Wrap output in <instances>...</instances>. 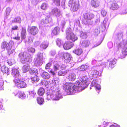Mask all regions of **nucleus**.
I'll return each mask as SVG.
<instances>
[{
	"label": "nucleus",
	"mask_w": 127,
	"mask_h": 127,
	"mask_svg": "<svg viewBox=\"0 0 127 127\" xmlns=\"http://www.w3.org/2000/svg\"><path fill=\"white\" fill-rule=\"evenodd\" d=\"M56 54V50H52L50 52V55L52 56H54Z\"/></svg>",
	"instance_id": "obj_52"
},
{
	"label": "nucleus",
	"mask_w": 127,
	"mask_h": 127,
	"mask_svg": "<svg viewBox=\"0 0 127 127\" xmlns=\"http://www.w3.org/2000/svg\"><path fill=\"white\" fill-rule=\"evenodd\" d=\"M69 6L71 7V10L73 11L77 10L79 8V4L78 1L75 0H70L68 2Z\"/></svg>",
	"instance_id": "obj_9"
},
{
	"label": "nucleus",
	"mask_w": 127,
	"mask_h": 127,
	"mask_svg": "<svg viewBox=\"0 0 127 127\" xmlns=\"http://www.w3.org/2000/svg\"><path fill=\"white\" fill-rule=\"evenodd\" d=\"M18 96L20 98L22 99H25L26 97V96L23 92H20L18 94Z\"/></svg>",
	"instance_id": "obj_40"
},
{
	"label": "nucleus",
	"mask_w": 127,
	"mask_h": 127,
	"mask_svg": "<svg viewBox=\"0 0 127 127\" xmlns=\"http://www.w3.org/2000/svg\"><path fill=\"white\" fill-rule=\"evenodd\" d=\"M110 8L112 10L117 9L118 8V6L117 3H113L111 5Z\"/></svg>",
	"instance_id": "obj_36"
},
{
	"label": "nucleus",
	"mask_w": 127,
	"mask_h": 127,
	"mask_svg": "<svg viewBox=\"0 0 127 127\" xmlns=\"http://www.w3.org/2000/svg\"><path fill=\"white\" fill-rule=\"evenodd\" d=\"M100 32V30L98 27H97L95 29L94 31V35L95 36H97L99 34Z\"/></svg>",
	"instance_id": "obj_43"
},
{
	"label": "nucleus",
	"mask_w": 127,
	"mask_h": 127,
	"mask_svg": "<svg viewBox=\"0 0 127 127\" xmlns=\"http://www.w3.org/2000/svg\"><path fill=\"white\" fill-rule=\"evenodd\" d=\"M26 29L23 27L21 32V36L22 39H24L26 38Z\"/></svg>",
	"instance_id": "obj_24"
},
{
	"label": "nucleus",
	"mask_w": 127,
	"mask_h": 127,
	"mask_svg": "<svg viewBox=\"0 0 127 127\" xmlns=\"http://www.w3.org/2000/svg\"><path fill=\"white\" fill-rule=\"evenodd\" d=\"M109 23L108 22L107 19L105 18L103 21L102 25L103 26L102 27V28L103 29V30H105L107 29L108 28L109 25Z\"/></svg>",
	"instance_id": "obj_21"
},
{
	"label": "nucleus",
	"mask_w": 127,
	"mask_h": 127,
	"mask_svg": "<svg viewBox=\"0 0 127 127\" xmlns=\"http://www.w3.org/2000/svg\"><path fill=\"white\" fill-rule=\"evenodd\" d=\"M53 2L55 5L58 6H59L60 5V0H53Z\"/></svg>",
	"instance_id": "obj_51"
},
{
	"label": "nucleus",
	"mask_w": 127,
	"mask_h": 127,
	"mask_svg": "<svg viewBox=\"0 0 127 127\" xmlns=\"http://www.w3.org/2000/svg\"><path fill=\"white\" fill-rule=\"evenodd\" d=\"M60 90L59 88H54L53 90H50L49 92L47 93V99L49 100L52 99L53 100H58L60 98H62Z\"/></svg>",
	"instance_id": "obj_2"
},
{
	"label": "nucleus",
	"mask_w": 127,
	"mask_h": 127,
	"mask_svg": "<svg viewBox=\"0 0 127 127\" xmlns=\"http://www.w3.org/2000/svg\"><path fill=\"white\" fill-rule=\"evenodd\" d=\"M48 43L47 41L43 42L40 45V47L43 49H45L48 46Z\"/></svg>",
	"instance_id": "obj_25"
},
{
	"label": "nucleus",
	"mask_w": 127,
	"mask_h": 127,
	"mask_svg": "<svg viewBox=\"0 0 127 127\" xmlns=\"http://www.w3.org/2000/svg\"><path fill=\"white\" fill-rule=\"evenodd\" d=\"M51 21V18L49 16L46 17L44 19H42L41 21L40 25L42 27L46 26V24L49 23Z\"/></svg>",
	"instance_id": "obj_13"
},
{
	"label": "nucleus",
	"mask_w": 127,
	"mask_h": 127,
	"mask_svg": "<svg viewBox=\"0 0 127 127\" xmlns=\"http://www.w3.org/2000/svg\"><path fill=\"white\" fill-rule=\"evenodd\" d=\"M51 63H49L46 65L45 66V69H48L50 68V67L51 66Z\"/></svg>",
	"instance_id": "obj_59"
},
{
	"label": "nucleus",
	"mask_w": 127,
	"mask_h": 127,
	"mask_svg": "<svg viewBox=\"0 0 127 127\" xmlns=\"http://www.w3.org/2000/svg\"><path fill=\"white\" fill-rule=\"evenodd\" d=\"M92 87L94 86L96 89V91L98 93L100 92V86L99 84L97 83V81L95 80H93L91 83Z\"/></svg>",
	"instance_id": "obj_18"
},
{
	"label": "nucleus",
	"mask_w": 127,
	"mask_h": 127,
	"mask_svg": "<svg viewBox=\"0 0 127 127\" xmlns=\"http://www.w3.org/2000/svg\"><path fill=\"white\" fill-rule=\"evenodd\" d=\"M15 85L18 88H25L27 87V84L23 81L21 80V77L19 79L18 78L15 79L14 80Z\"/></svg>",
	"instance_id": "obj_7"
},
{
	"label": "nucleus",
	"mask_w": 127,
	"mask_h": 127,
	"mask_svg": "<svg viewBox=\"0 0 127 127\" xmlns=\"http://www.w3.org/2000/svg\"><path fill=\"white\" fill-rule=\"evenodd\" d=\"M30 73L31 75H37L38 74V72L37 69L36 68H32L29 70Z\"/></svg>",
	"instance_id": "obj_32"
},
{
	"label": "nucleus",
	"mask_w": 127,
	"mask_h": 127,
	"mask_svg": "<svg viewBox=\"0 0 127 127\" xmlns=\"http://www.w3.org/2000/svg\"><path fill=\"white\" fill-rule=\"evenodd\" d=\"M28 51L30 53H34L35 51V49L32 47H29L27 49Z\"/></svg>",
	"instance_id": "obj_47"
},
{
	"label": "nucleus",
	"mask_w": 127,
	"mask_h": 127,
	"mask_svg": "<svg viewBox=\"0 0 127 127\" xmlns=\"http://www.w3.org/2000/svg\"><path fill=\"white\" fill-rule=\"evenodd\" d=\"M45 93V90L44 88L40 87L38 90L37 93L39 95L42 96Z\"/></svg>",
	"instance_id": "obj_33"
},
{
	"label": "nucleus",
	"mask_w": 127,
	"mask_h": 127,
	"mask_svg": "<svg viewBox=\"0 0 127 127\" xmlns=\"http://www.w3.org/2000/svg\"><path fill=\"white\" fill-rule=\"evenodd\" d=\"M1 71H3L4 73H6V70H7V72H8V68L5 67V65L2 66L1 67Z\"/></svg>",
	"instance_id": "obj_49"
},
{
	"label": "nucleus",
	"mask_w": 127,
	"mask_h": 127,
	"mask_svg": "<svg viewBox=\"0 0 127 127\" xmlns=\"http://www.w3.org/2000/svg\"><path fill=\"white\" fill-rule=\"evenodd\" d=\"M110 124V123H109L107 122L104 121L103 123L102 124L103 125L105 126L106 127V126H107Z\"/></svg>",
	"instance_id": "obj_62"
},
{
	"label": "nucleus",
	"mask_w": 127,
	"mask_h": 127,
	"mask_svg": "<svg viewBox=\"0 0 127 127\" xmlns=\"http://www.w3.org/2000/svg\"><path fill=\"white\" fill-rule=\"evenodd\" d=\"M37 100V103L39 104H42L44 103V99L41 97H38Z\"/></svg>",
	"instance_id": "obj_38"
},
{
	"label": "nucleus",
	"mask_w": 127,
	"mask_h": 127,
	"mask_svg": "<svg viewBox=\"0 0 127 127\" xmlns=\"http://www.w3.org/2000/svg\"><path fill=\"white\" fill-rule=\"evenodd\" d=\"M14 43L13 41H10L8 43V54H9L10 50H10L11 49L12 47L13 46Z\"/></svg>",
	"instance_id": "obj_42"
},
{
	"label": "nucleus",
	"mask_w": 127,
	"mask_h": 127,
	"mask_svg": "<svg viewBox=\"0 0 127 127\" xmlns=\"http://www.w3.org/2000/svg\"><path fill=\"white\" fill-rule=\"evenodd\" d=\"M68 72H69V70H67L64 71L60 70L58 72V74L59 76H64L66 75Z\"/></svg>",
	"instance_id": "obj_30"
},
{
	"label": "nucleus",
	"mask_w": 127,
	"mask_h": 127,
	"mask_svg": "<svg viewBox=\"0 0 127 127\" xmlns=\"http://www.w3.org/2000/svg\"><path fill=\"white\" fill-rule=\"evenodd\" d=\"M90 43V42L89 40H84L82 42L81 45L83 47H86L89 45Z\"/></svg>",
	"instance_id": "obj_26"
},
{
	"label": "nucleus",
	"mask_w": 127,
	"mask_h": 127,
	"mask_svg": "<svg viewBox=\"0 0 127 127\" xmlns=\"http://www.w3.org/2000/svg\"><path fill=\"white\" fill-rule=\"evenodd\" d=\"M51 13L53 15L57 17H60L61 15L60 10L57 8H54L52 10Z\"/></svg>",
	"instance_id": "obj_20"
},
{
	"label": "nucleus",
	"mask_w": 127,
	"mask_h": 127,
	"mask_svg": "<svg viewBox=\"0 0 127 127\" xmlns=\"http://www.w3.org/2000/svg\"><path fill=\"white\" fill-rule=\"evenodd\" d=\"M31 80L33 82H36L40 80V77L37 75H35V76L31 77Z\"/></svg>",
	"instance_id": "obj_31"
},
{
	"label": "nucleus",
	"mask_w": 127,
	"mask_h": 127,
	"mask_svg": "<svg viewBox=\"0 0 127 127\" xmlns=\"http://www.w3.org/2000/svg\"><path fill=\"white\" fill-rule=\"evenodd\" d=\"M10 36L11 38H13L16 40H18L20 39V37L18 36H15L14 33H12Z\"/></svg>",
	"instance_id": "obj_48"
},
{
	"label": "nucleus",
	"mask_w": 127,
	"mask_h": 127,
	"mask_svg": "<svg viewBox=\"0 0 127 127\" xmlns=\"http://www.w3.org/2000/svg\"><path fill=\"white\" fill-rule=\"evenodd\" d=\"M39 0H32L31 2L34 5H36L37 4Z\"/></svg>",
	"instance_id": "obj_57"
},
{
	"label": "nucleus",
	"mask_w": 127,
	"mask_h": 127,
	"mask_svg": "<svg viewBox=\"0 0 127 127\" xmlns=\"http://www.w3.org/2000/svg\"><path fill=\"white\" fill-rule=\"evenodd\" d=\"M101 13L103 16L104 17L106 16L107 12L104 9H102L101 10Z\"/></svg>",
	"instance_id": "obj_53"
},
{
	"label": "nucleus",
	"mask_w": 127,
	"mask_h": 127,
	"mask_svg": "<svg viewBox=\"0 0 127 127\" xmlns=\"http://www.w3.org/2000/svg\"><path fill=\"white\" fill-rule=\"evenodd\" d=\"M57 45L59 47L61 46L63 44V42L60 39L57 38L56 41Z\"/></svg>",
	"instance_id": "obj_41"
},
{
	"label": "nucleus",
	"mask_w": 127,
	"mask_h": 127,
	"mask_svg": "<svg viewBox=\"0 0 127 127\" xmlns=\"http://www.w3.org/2000/svg\"><path fill=\"white\" fill-rule=\"evenodd\" d=\"M18 68L17 69L14 68H13L12 69V74L15 77V79L18 78L19 79L21 76L18 70Z\"/></svg>",
	"instance_id": "obj_15"
},
{
	"label": "nucleus",
	"mask_w": 127,
	"mask_h": 127,
	"mask_svg": "<svg viewBox=\"0 0 127 127\" xmlns=\"http://www.w3.org/2000/svg\"><path fill=\"white\" fill-rule=\"evenodd\" d=\"M21 22V20L20 17H16L13 20L11 21L12 23H20Z\"/></svg>",
	"instance_id": "obj_34"
},
{
	"label": "nucleus",
	"mask_w": 127,
	"mask_h": 127,
	"mask_svg": "<svg viewBox=\"0 0 127 127\" xmlns=\"http://www.w3.org/2000/svg\"><path fill=\"white\" fill-rule=\"evenodd\" d=\"M122 35L123 34L122 32H120L119 33H118L117 34L118 39L120 40V39H121Z\"/></svg>",
	"instance_id": "obj_54"
},
{
	"label": "nucleus",
	"mask_w": 127,
	"mask_h": 127,
	"mask_svg": "<svg viewBox=\"0 0 127 127\" xmlns=\"http://www.w3.org/2000/svg\"><path fill=\"white\" fill-rule=\"evenodd\" d=\"M102 67L101 66L98 65L96 66H94L92 68L90 75L91 77H93L92 78H96L98 76H100L101 73H99V71H100L99 69L100 68Z\"/></svg>",
	"instance_id": "obj_6"
},
{
	"label": "nucleus",
	"mask_w": 127,
	"mask_h": 127,
	"mask_svg": "<svg viewBox=\"0 0 127 127\" xmlns=\"http://www.w3.org/2000/svg\"><path fill=\"white\" fill-rule=\"evenodd\" d=\"M19 56L21 62L23 64L26 63V64L23 66L22 68L23 72L24 73H26L30 70V66L28 63L32 61V59L31 56L26 52L20 53Z\"/></svg>",
	"instance_id": "obj_1"
},
{
	"label": "nucleus",
	"mask_w": 127,
	"mask_h": 127,
	"mask_svg": "<svg viewBox=\"0 0 127 127\" xmlns=\"http://www.w3.org/2000/svg\"><path fill=\"white\" fill-rule=\"evenodd\" d=\"M61 68V66L60 65L57 63L54 64L53 67V69L55 71H57V70H59Z\"/></svg>",
	"instance_id": "obj_35"
},
{
	"label": "nucleus",
	"mask_w": 127,
	"mask_h": 127,
	"mask_svg": "<svg viewBox=\"0 0 127 127\" xmlns=\"http://www.w3.org/2000/svg\"><path fill=\"white\" fill-rule=\"evenodd\" d=\"M43 53L38 52L37 54V57L36 60L35 62V63L36 66L41 65L42 64L43 59Z\"/></svg>",
	"instance_id": "obj_11"
},
{
	"label": "nucleus",
	"mask_w": 127,
	"mask_h": 127,
	"mask_svg": "<svg viewBox=\"0 0 127 127\" xmlns=\"http://www.w3.org/2000/svg\"><path fill=\"white\" fill-rule=\"evenodd\" d=\"M69 73L66 76V78L70 81H74L76 79V75L73 72L70 73L68 72V73Z\"/></svg>",
	"instance_id": "obj_16"
},
{
	"label": "nucleus",
	"mask_w": 127,
	"mask_h": 127,
	"mask_svg": "<svg viewBox=\"0 0 127 127\" xmlns=\"http://www.w3.org/2000/svg\"><path fill=\"white\" fill-rule=\"evenodd\" d=\"M65 20L64 19H62V22L61 23V27L62 29H64L65 27Z\"/></svg>",
	"instance_id": "obj_45"
},
{
	"label": "nucleus",
	"mask_w": 127,
	"mask_h": 127,
	"mask_svg": "<svg viewBox=\"0 0 127 127\" xmlns=\"http://www.w3.org/2000/svg\"><path fill=\"white\" fill-rule=\"evenodd\" d=\"M73 52L77 55H79L81 54L83 52V51L81 49H77L74 50L73 51Z\"/></svg>",
	"instance_id": "obj_27"
},
{
	"label": "nucleus",
	"mask_w": 127,
	"mask_h": 127,
	"mask_svg": "<svg viewBox=\"0 0 127 127\" xmlns=\"http://www.w3.org/2000/svg\"><path fill=\"white\" fill-rule=\"evenodd\" d=\"M12 30H18V27L17 26H13L12 28Z\"/></svg>",
	"instance_id": "obj_61"
},
{
	"label": "nucleus",
	"mask_w": 127,
	"mask_h": 127,
	"mask_svg": "<svg viewBox=\"0 0 127 127\" xmlns=\"http://www.w3.org/2000/svg\"><path fill=\"white\" fill-rule=\"evenodd\" d=\"M66 35L67 38L68 40H71L74 42L78 39V37L72 32L70 28L67 29Z\"/></svg>",
	"instance_id": "obj_8"
},
{
	"label": "nucleus",
	"mask_w": 127,
	"mask_h": 127,
	"mask_svg": "<svg viewBox=\"0 0 127 127\" xmlns=\"http://www.w3.org/2000/svg\"><path fill=\"white\" fill-rule=\"evenodd\" d=\"M74 24L75 26H78L79 27L80 26V24L79 20L77 19L75 20Z\"/></svg>",
	"instance_id": "obj_50"
},
{
	"label": "nucleus",
	"mask_w": 127,
	"mask_h": 127,
	"mask_svg": "<svg viewBox=\"0 0 127 127\" xmlns=\"http://www.w3.org/2000/svg\"><path fill=\"white\" fill-rule=\"evenodd\" d=\"M48 6L47 4L45 3H42L41 6V8L43 10H45L47 9Z\"/></svg>",
	"instance_id": "obj_46"
},
{
	"label": "nucleus",
	"mask_w": 127,
	"mask_h": 127,
	"mask_svg": "<svg viewBox=\"0 0 127 127\" xmlns=\"http://www.w3.org/2000/svg\"><path fill=\"white\" fill-rule=\"evenodd\" d=\"M120 13L121 14H124L127 13V8L122 10L120 12Z\"/></svg>",
	"instance_id": "obj_56"
},
{
	"label": "nucleus",
	"mask_w": 127,
	"mask_h": 127,
	"mask_svg": "<svg viewBox=\"0 0 127 127\" xmlns=\"http://www.w3.org/2000/svg\"><path fill=\"white\" fill-rule=\"evenodd\" d=\"M117 61V60L115 59L110 61H108L106 63H105V65H106L105 67L109 69L113 68Z\"/></svg>",
	"instance_id": "obj_14"
},
{
	"label": "nucleus",
	"mask_w": 127,
	"mask_h": 127,
	"mask_svg": "<svg viewBox=\"0 0 127 127\" xmlns=\"http://www.w3.org/2000/svg\"><path fill=\"white\" fill-rule=\"evenodd\" d=\"M36 93H35L34 91L33 90L31 92H29V94L27 97L30 99H32L34 97V95Z\"/></svg>",
	"instance_id": "obj_29"
},
{
	"label": "nucleus",
	"mask_w": 127,
	"mask_h": 127,
	"mask_svg": "<svg viewBox=\"0 0 127 127\" xmlns=\"http://www.w3.org/2000/svg\"><path fill=\"white\" fill-rule=\"evenodd\" d=\"M109 127H120L119 125H117L115 126L114 125H110Z\"/></svg>",
	"instance_id": "obj_64"
},
{
	"label": "nucleus",
	"mask_w": 127,
	"mask_h": 127,
	"mask_svg": "<svg viewBox=\"0 0 127 127\" xmlns=\"http://www.w3.org/2000/svg\"><path fill=\"white\" fill-rule=\"evenodd\" d=\"M60 54L62 56V59L64 60V62L66 63H69L72 59L71 55L68 53H61Z\"/></svg>",
	"instance_id": "obj_10"
},
{
	"label": "nucleus",
	"mask_w": 127,
	"mask_h": 127,
	"mask_svg": "<svg viewBox=\"0 0 127 127\" xmlns=\"http://www.w3.org/2000/svg\"><path fill=\"white\" fill-rule=\"evenodd\" d=\"M40 42L38 41H36L34 42L33 43L34 46L36 47L38 46L40 44Z\"/></svg>",
	"instance_id": "obj_55"
},
{
	"label": "nucleus",
	"mask_w": 127,
	"mask_h": 127,
	"mask_svg": "<svg viewBox=\"0 0 127 127\" xmlns=\"http://www.w3.org/2000/svg\"><path fill=\"white\" fill-rule=\"evenodd\" d=\"M28 41L30 43H32L33 40V37L30 36H29L28 37Z\"/></svg>",
	"instance_id": "obj_60"
},
{
	"label": "nucleus",
	"mask_w": 127,
	"mask_h": 127,
	"mask_svg": "<svg viewBox=\"0 0 127 127\" xmlns=\"http://www.w3.org/2000/svg\"><path fill=\"white\" fill-rule=\"evenodd\" d=\"M29 30V32L31 34L35 35L37 34L38 32V28L35 26H32L28 28Z\"/></svg>",
	"instance_id": "obj_17"
},
{
	"label": "nucleus",
	"mask_w": 127,
	"mask_h": 127,
	"mask_svg": "<svg viewBox=\"0 0 127 127\" xmlns=\"http://www.w3.org/2000/svg\"><path fill=\"white\" fill-rule=\"evenodd\" d=\"M88 67V65L85 64H83L80 67L79 69L80 71H84L87 70Z\"/></svg>",
	"instance_id": "obj_28"
},
{
	"label": "nucleus",
	"mask_w": 127,
	"mask_h": 127,
	"mask_svg": "<svg viewBox=\"0 0 127 127\" xmlns=\"http://www.w3.org/2000/svg\"><path fill=\"white\" fill-rule=\"evenodd\" d=\"M59 28L58 27H55L52 31V33L54 35H56L58 34L59 31Z\"/></svg>",
	"instance_id": "obj_37"
},
{
	"label": "nucleus",
	"mask_w": 127,
	"mask_h": 127,
	"mask_svg": "<svg viewBox=\"0 0 127 127\" xmlns=\"http://www.w3.org/2000/svg\"><path fill=\"white\" fill-rule=\"evenodd\" d=\"M95 15L93 13L89 12L83 14V17L86 20L87 24H88L89 20L93 18Z\"/></svg>",
	"instance_id": "obj_12"
},
{
	"label": "nucleus",
	"mask_w": 127,
	"mask_h": 127,
	"mask_svg": "<svg viewBox=\"0 0 127 127\" xmlns=\"http://www.w3.org/2000/svg\"><path fill=\"white\" fill-rule=\"evenodd\" d=\"M117 47L116 48L115 51L117 52L119 51L120 48H123L122 52V55L121 56V58H123L124 56L127 55V41L126 40H123L120 43L118 42L116 43Z\"/></svg>",
	"instance_id": "obj_4"
},
{
	"label": "nucleus",
	"mask_w": 127,
	"mask_h": 127,
	"mask_svg": "<svg viewBox=\"0 0 127 127\" xmlns=\"http://www.w3.org/2000/svg\"><path fill=\"white\" fill-rule=\"evenodd\" d=\"M109 48H111L113 46V44L111 42H109L107 44Z\"/></svg>",
	"instance_id": "obj_58"
},
{
	"label": "nucleus",
	"mask_w": 127,
	"mask_h": 127,
	"mask_svg": "<svg viewBox=\"0 0 127 127\" xmlns=\"http://www.w3.org/2000/svg\"><path fill=\"white\" fill-rule=\"evenodd\" d=\"M63 87L68 95L74 94L78 89V87L77 85H74L71 83H65L64 84Z\"/></svg>",
	"instance_id": "obj_3"
},
{
	"label": "nucleus",
	"mask_w": 127,
	"mask_h": 127,
	"mask_svg": "<svg viewBox=\"0 0 127 127\" xmlns=\"http://www.w3.org/2000/svg\"><path fill=\"white\" fill-rule=\"evenodd\" d=\"M88 78L86 75H85L82 76L80 78V80L76 82V85H78V89L84 90L85 88L87 87L88 86L89 83L87 81Z\"/></svg>",
	"instance_id": "obj_5"
},
{
	"label": "nucleus",
	"mask_w": 127,
	"mask_h": 127,
	"mask_svg": "<svg viewBox=\"0 0 127 127\" xmlns=\"http://www.w3.org/2000/svg\"><path fill=\"white\" fill-rule=\"evenodd\" d=\"M73 43L70 41L65 42L63 45L64 49L65 50L69 49L71 48L73 46Z\"/></svg>",
	"instance_id": "obj_19"
},
{
	"label": "nucleus",
	"mask_w": 127,
	"mask_h": 127,
	"mask_svg": "<svg viewBox=\"0 0 127 127\" xmlns=\"http://www.w3.org/2000/svg\"><path fill=\"white\" fill-rule=\"evenodd\" d=\"M41 76L43 78L46 79H48L50 77V76L49 73L45 71L41 73Z\"/></svg>",
	"instance_id": "obj_23"
},
{
	"label": "nucleus",
	"mask_w": 127,
	"mask_h": 127,
	"mask_svg": "<svg viewBox=\"0 0 127 127\" xmlns=\"http://www.w3.org/2000/svg\"><path fill=\"white\" fill-rule=\"evenodd\" d=\"M92 6L95 8L98 7L99 5V2L97 0H92L91 1Z\"/></svg>",
	"instance_id": "obj_22"
},
{
	"label": "nucleus",
	"mask_w": 127,
	"mask_h": 127,
	"mask_svg": "<svg viewBox=\"0 0 127 127\" xmlns=\"http://www.w3.org/2000/svg\"><path fill=\"white\" fill-rule=\"evenodd\" d=\"M80 36L82 38H86L87 37V33L86 32L81 31L80 32Z\"/></svg>",
	"instance_id": "obj_39"
},
{
	"label": "nucleus",
	"mask_w": 127,
	"mask_h": 127,
	"mask_svg": "<svg viewBox=\"0 0 127 127\" xmlns=\"http://www.w3.org/2000/svg\"><path fill=\"white\" fill-rule=\"evenodd\" d=\"M45 82V83H46V84L45 85V86L47 88L48 87V85L47 84V85L46 84V81H42V82H41V84L42 83V85H45V83H44V84H43L44 83V82Z\"/></svg>",
	"instance_id": "obj_63"
},
{
	"label": "nucleus",
	"mask_w": 127,
	"mask_h": 127,
	"mask_svg": "<svg viewBox=\"0 0 127 127\" xmlns=\"http://www.w3.org/2000/svg\"><path fill=\"white\" fill-rule=\"evenodd\" d=\"M8 44L7 43L6 41H4L2 42V43L1 45V48H6V49L7 50V44Z\"/></svg>",
	"instance_id": "obj_44"
}]
</instances>
